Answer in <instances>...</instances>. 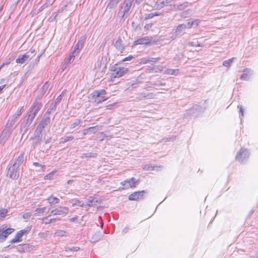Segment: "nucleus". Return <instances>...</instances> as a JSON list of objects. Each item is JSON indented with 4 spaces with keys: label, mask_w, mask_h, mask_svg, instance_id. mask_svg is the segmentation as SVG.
I'll return each mask as SVG.
<instances>
[{
    "label": "nucleus",
    "mask_w": 258,
    "mask_h": 258,
    "mask_svg": "<svg viewBox=\"0 0 258 258\" xmlns=\"http://www.w3.org/2000/svg\"><path fill=\"white\" fill-rule=\"evenodd\" d=\"M118 2L119 0H110L107 5V7L109 9H112L118 4Z\"/></svg>",
    "instance_id": "c756f323"
},
{
    "label": "nucleus",
    "mask_w": 258,
    "mask_h": 258,
    "mask_svg": "<svg viewBox=\"0 0 258 258\" xmlns=\"http://www.w3.org/2000/svg\"><path fill=\"white\" fill-rule=\"evenodd\" d=\"M235 57H232L230 59H229L228 60H225L223 62V65L224 67L229 68L232 64V63L233 62L234 60L235 59Z\"/></svg>",
    "instance_id": "bb28decb"
},
{
    "label": "nucleus",
    "mask_w": 258,
    "mask_h": 258,
    "mask_svg": "<svg viewBox=\"0 0 258 258\" xmlns=\"http://www.w3.org/2000/svg\"><path fill=\"white\" fill-rule=\"evenodd\" d=\"M24 157L23 154H21L13 164L14 166H16L18 168H20V165L24 162Z\"/></svg>",
    "instance_id": "a211bd4d"
},
{
    "label": "nucleus",
    "mask_w": 258,
    "mask_h": 258,
    "mask_svg": "<svg viewBox=\"0 0 258 258\" xmlns=\"http://www.w3.org/2000/svg\"><path fill=\"white\" fill-rule=\"evenodd\" d=\"M73 139H74V137L73 136L67 137L66 138H64L63 139V140H62L61 141V143H64L67 142L72 140Z\"/></svg>",
    "instance_id": "79ce46f5"
},
{
    "label": "nucleus",
    "mask_w": 258,
    "mask_h": 258,
    "mask_svg": "<svg viewBox=\"0 0 258 258\" xmlns=\"http://www.w3.org/2000/svg\"><path fill=\"white\" fill-rule=\"evenodd\" d=\"M106 94V91L105 90H101L100 91H95L91 94L92 97H105L104 95Z\"/></svg>",
    "instance_id": "aec40b11"
},
{
    "label": "nucleus",
    "mask_w": 258,
    "mask_h": 258,
    "mask_svg": "<svg viewBox=\"0 0 258 258\" xmlns=\"http://www.w3.org/2000/svg\"><path fill=\"white\" fill-rule=\"evenodd\" d=\"M151 168H152L151 170H158L157 168H159L158 166H154V167H151Z\"/></svg>",
    "instance_id": "0e129e2a"
},
{
    "label": "nucleus",
    "mask_w": 258,
    "mask_h": 258,
    "mask_svg": "<svg viewBox=\"0 0 258 258\" xmlns=\"http://www.w3.org/2000/svg\"><path fill=\"white\" fill-rule=\"evenodd\" d=\"M178 73V70L168 69L167 70L166 73L170 75H177Z\"/></svg>",
    "instance_id": "72a5a7b5"
},
{
    "label": "nucleus",
    "mask_w": 258,
    "mask_h": 258,
    "mask_svg": "<svg viewBox=\"0 0 258 258\" xmlns=\"http://www.w3.org/2000/svg\"><path fill=\"white\" fill-rule=\"evenodd\" d=\"M160 59V58H149V59H147L146 60V63L148 62H156Z\"/></svg>",
    "instance_id": "58836bf2"
},
{
    "label": "nucleus",
    "mask_w": 258,
    "mask_h": 258,
    "mask_svg": "<svg viewBox=\"0 0 258 258\" xmlns=\"http://www.w3.org/2000/svg\"><path fill=\"white\" fill-rule=\"evenodd\" d=\"M80 206L81 207H83L84 206V204L82 203L80 201H76V202L73 204V206Z\"/></svg>",
    "instance_id": "a19ab883"
},
{
    "label": "nucleus",
    "mask_w": 258,
    "mask_h": 258,
    "mask_svg": "<svg viewBox=\"0 0 258 258\" xmlns=\"http://www.w3.org/2000/svg\"><path fill=\"white\" fill-rule=\"evenodd\" d=\"M69 212V209L67 207H59L54 210H52L50 214L54 216H60L63 217Z\"/></svg>",
    "instance_id": "423d86ee"
},
{
    "label": "nucleus",
    "mask_w": 258,
    "mask_h": 258,
    "mask_svg": "<svg viewBox=\"0 0 258 258\" xmlns=\"http://www.w3.org/2000/svg\"><path fill=\"white\" fill-rule=\"evenodd\" d=\"M62 94H60L56 99V103H58L61 99Z\"/></svg>",
    "instance_id": "680f3d73"
},
{
    "label": "nucleus",
    "mask_w": 258,
    "mask_h": 258,
    "mask_svg": "<svg viewBox=\"0 0 258 258\" xmlns=\"http://www.w3.org/2000/svg\"><path fill=\"white\" fill-rule=\"evenodd\" d=\"M40 134L38 131H37V135L34 138H32L35 141V146H36L39 144L41 141L42 136H40Z\"/></svg>",
    "instance_id": "393cba45"
},
{
    "label": "nucleus",
    "mask_w": 258,
    "mask_h": 258,
    "mask_svg": "<svg viewBox=\"0 0 258 258\" xmlns=\"http://www.w3.org/2000/svg\"><path fill=\"white\" fill-rule=\"evenodd\" d=\"M78 54V53H77V52L76 51H73L72 54L70 55L69 57L68 58L67 62H65L66 66L69 65L70 63L73 62L76 56H77Z\"/></svg>",
    "instance_id": "412c9836"
},
{
    "label": "nucleus",
    "mask_w": 258,
    "mask_h": 258,
    "mask_svg": "<svg viewBox=\"0 0 258 258\" xmlns=\"http://www.w3.org/2000/svg\"><path fill=\"white\" fill-rule=\"evenodd\" d=\"M144 192V191L134 192L130 195L128 199L131 201L138 200L143 196Z\"/></svg>",
    "instance_id": "dca6fc26"
},
{
    "label": "nucleus",
    "mask_w": 258,
    "mask_h": 258,
    "mask_svg": "<svg viewBox=\"0 0 258 258\" xmlns=\"http://www.w3.org/2000/svg\"><path fill=\"white\" fill-rule=\"evenodd\" d=\"M133 56H129L127 57H125L124 58H123L122 60V61H129V60H131V59H133Z\"/></svg>",
    "instance_id": "5fc2aeb1"
},
{
    "label": "nucleus",
    "mask_w": 258,
    "mask_h": 258,
    "mask_svg": "<svg viewBox=\"0 0 258 258\" xmlns=\"http://www.w3.org/2000/svg\"><path fill=\"white\" fill-rule=\"evenodd\" d=\"M46 210V207L38 208H37L35 211L34 215L35 216H39L43 214Z\"/></svg>",
    "instance_id": "5701e85b"
},
{
    "label": "nucleus",
    "mask_w": 258,
    "mask_h": 258,
    "mask_svg": "<svg viewBox=\"0 0 258 258\" xmlns=\"http://www.w3.org/2000/svg\"><path fill=\"white\" fill-rule=\"evenodd\" d=\"M49 122L50 117L49 116L44 114V118L37 126V131H38L39 133L41 134L42 129L46 126Z\"/></svg>",
    "instance_id": "9d476101"
},
{
    "label": "nucleus",
    "mask_w": 258,
    "mask_h": 258,
    "mask_svg": "<svg viewBox=\"0 0 258 258\" xmlns=\"http://www.w3.org/2000/svg\"><path fill=\"white\" fill-rule=\"evenodd\" d=\"M241 150H240L239 151L238 153V154L237 155V156L236 157V159L239 160H240L241 157Z\"/></svg>",
    "instance_id": "6e6d98bb"
},
{
    "label": "nucleus",
    "mask_w": 258,
    "mask_h": 258,
    "mask_svg": "<svg viewBox=\"0 0 258 258\" xmlns=\"http://www.w3.org/2000/svg\"><path fill=\"white\" fill-rule=\"evenodd\" d=\"M27 232L25 230H22L17 232L15 237L11 240V243H15L17 242H20L22 241V237Z\"/></svg>",
    "instance_id": "2eb2a0df"
},
{
    "label": "nucleus",
    "mask_w": 258,
    "mask_h": 258,
    "mask_svg": "<svg viewBox=\"0 0 258 258\" xmlns=\"http://www.w3.org/2000/svg\"><path fill=\"white\" fill-rule=\"evenodd\" d=\"M97 201L95 200V198L90 197L86 203V205L88 206H92L97 205Z\"/></svg>",
    "instance_id": "b1692460"
},
{
    "label": "nucleus",
    "mask_w": 258,
    "mask_h": 258,
    "mask_svg": "<svg viewBox=\"0 0 258 258\" xmlns=\"http://www.w3.org/2000/svg\"><path fill=\"white\" fill-rule=\"evenodd\" d=\"M53 108H55V105H53V104H52L51 105V106H50V108L48 109V110L47 111V112L45 113V114L48 116V115L50 113L51 111L53 109Z\"/></svg>",
    "instance_id": "37998d69"
},
{
    "label": "nucleus",
    "mask_w": 258,
    "mask_h": 258,
    "mask_svg": "<svg viewBox=\"0 0 258 258\" xmlns=\"http://www.w3.org/2000/svg\"><path fill=\"white\" fill-rule=\"evenodd\" d=\"M152 14H153V15H154V16H159L163 15L162 13H160V12H155V13H152Z\"/></svg>",
    "instance_id": "4d7b16f0"
},
{
    "label": "nucleus",
    "mask_w": 258,
    "mask_h": 258,
    "mask_svg": "<svg viewBox=\"0 0 258 258\" xmlns=\"http://www.w3.org/2000/svg\"><path fill=\"white\" fill-rule=\"evenodd\" d=\"M94 102L96 103H100L102 102L107 100V97H92Z\"/></svg>",
    "instance_id": "cd10ccee"
},
{
    "label": "nucleus",
    "mask_w": 258,
    "mask_h": 258,
    "mask_svg": "<svg viewBox=\"0 0 258 258\" xmlns=\"http://www.w3.org/2000/svg\"><path fill=\"white\" fill-rule=\"evenodd\" d=\"M94 128V127H89L88 128L85 129L83 132V136L87 135L89 133V131L93 130Z\"/></svg>",
    "instance_id": "c03bdc74"
},
{
    "label": "nucleus",
    "mask_w": 258,
    "mask_h": 258,
    "mask_svg": "<svg viewBox=\"0 0 258 258\" xmlns=\"http://www.w3.org/2000/svg\"><path fill=\"white\" fill-rule=\"evenodd\" d=\"M100 239V234L99 233H95L91 238V241L93 242L97 241Z\"/></svg>",
    "instance_id": "2f4dec72"
},
{
    "label": "nucleus",
    "mask_w": 258,
    "mask_h": 258,
    "mask_svg": "<svg viewBox=\"0 0 258 258\" xmlns=\"http://www.w3.org/2000/svg\"><path fill=\"white\" fill-rule=\"evenodd\" d=\"M185 26L184 24L179 25L172 32L173 36L172 38H175L178 35H181L185 33Z\"/></svg>",
    "instance_id": "1a4fd4ad"
},
{
    "label": "nucleus",
    "mask_w": 258,
    "mask_h": 258,
    "mask_svg": "<svg viewBox=\"0 0 258 258\" xmlns=\"http://www.w3.org/2000/svg\"><path fill=\"white\" fill-rule=\"evenodd\" d=\"M86 39V36L85 35L82 36L80 37V39L77 42V44L75 46L74 50L73 51H76L77 52V53H79L80 50L82 48L84 43H85Z\"/></svg>",
    "instance_id": "f8f14e48"
},
{
    "label": "nucleus",
    "mask_w": 258,
    "mask_h": 258,
    "mask_svg": "<svg viewBox=\"0 0 258 258\" xmlns=\"http://www.w3.org/2000/svg\"><path fill=\"white\" fill-rule=\"evenodd\" d=\"M11 131V130L6 127L3 131L0 137V143L1 144H4L6 142V140L9 137Z\"/></svg>",
    "instance_id": "ddd939ff"
},
{
    "label": "nucleus",
    "mask_w": 258,
    "mask_h": 258,
    "mask_svg": "<svg viewBox=\"0 0 258 258\" xmlns=\"http://www.w3.org/2000/svg\"><path fill=\"white\" fill-rule=\"evenodd\" d=\"M14 231V229L13 228H7L4 230V228L3 230L0 229V242H2L5 240L6 238L12 233Z\"/></svg>",
    "instance_id": "6e6552de"
},
{
    "label": "nucleus",
    "mask_w": 258,
    "mask_h": 258,
    "mask_svg": "<svg viewBox=\"0 0 258 258\" xmlns=\"http://www.w3.org/2000/svg\"><path fill=\"white\" fill-rule=\"evenodd\" d=\"M33 165L36 167H40V168L43 167V166L41 164H40V163H37V162H34Z\"/></svg>",
    "instance_id": "bf43d9fd"
},
{
    "label": "nucleus",
    "mask_w": 258,
    "mask_h": 258,
    "mask_svg": "<svg viewBox=\"0 0 258 258\" xmlns=\"http://www.w3.org/2000/svg\"><path fill=\"white\" fill-rule=\"evenodd\" d=\"M151 88H152V87H151V86H148L147 85V86H146V87H145V89H147V90H150Z\"/></svg>",
    "instance_id": "774afa93"
},
{
    "label": "nucleus",
    "mask_w": 258,
    "mask_h": 258,
    "mask_svg": "<svg viewBox=\"0 0 258 258\" xmlns=\"http://www.w3.org/2000/svg\"><path fill=\"white\" fill-rule=\"evenodd\" d=\"M77 219V217H74L70 219V221L72 222L74 221Z\"/></svg>",
    "instance_id": "338daca9"
},
{
    "label": "nucleus",
    "mask_w": 258,
    "mask_h": 258,
    "mask_svg": "<svg viewBox=\"0 0 258 258\" xmlns=\"http://www.w3.org/2000/svg\"><path fill=\"white\" fill-rule=\"evenodd\" d=\"M252 75L251 71L248 69L243 70V80H248Z\"/></svg>",
    "instance_id": "4be33fe9"
},
{
    "label": "nucleus",
    "mask_w": 258,
    "mask_h": 258,
    "mask_svg": "<svg viewBox=\"0 0 258 258\" xmlns=\"http://www.w3.org/2000/svg\"><path fill=\"white\" fill-rule=\"evenodd\" d=\"M54 1L55 0H46L45 4H46L47 6H51L53 4Z\"/></svg>",
    "instance_id": "3c124183"
},
{
    "label": "nucleus",
    "mask_w": 258,
    "mask_h": 258,
    "mask_svg": "<svg viewBox=\"0 0 258 258\" xmlns=\"http://www.w3.org/2000/svg\"><path fill=\"white\" fill-rule=\"evenodd\" d=\"M153 17H154V15H153L152 13L148 14L145 15V19L146 20L150 19Z\"/></svg>",
    "instance_id": "09e8293b"
},
{
    "label": "nucleus",
    "mask_w": 258,
    "mask_h": 258,
    "mask_svg": "<svg viewBox=\"0 0 258 258\" xmlns=\"http://www.w3.org/2000/svg\"><path fill=\"white\" fill-rule=\"evenodd\" d=\"M21 169L13 165L9 167L7 172V176L11 179H17L20 175Z\"/></svg>",
    "instance_id": "20e7f679"
},
{
    "label": "nucleus",
    "mask_w": 258,
    "mask_h": 258,
    "mask_svg": "<svg viewBox=\"0 0 258 258\" xmlns=\"http://www.w3.org/2000/svg\"><path fill=\"white\" fill-rule=\"evenodd\" d=\"M237 107L239 109V113L242 114V106H241L240 105H238Z\"/></svg>",
    "instance_id": "e2e57ef3"
},
{
    "label": "nucleus",
    "mask_w": 258,
    "mask_h": 258,
    "mask_svg": "<svg viewBox=\"0 0 258 258\" xmlns=\"http://www.w3.org/2000/svg\"><path fill=\"white\" fill-rule=\"evenodd\" d=\"M139 183V181L136 180L135 178H132L130 179H126L121 182V184L124 186V188L129 187H134L136 184Z\"/></svg>",
    "instance_id": "0eeeda50"
},
{
    "label": "nucleus",
    "mask_w": 258,
    "mask_h": 258,
    "mask_svg": "<svg viewBox=\"0 0 258 258\" xmlns=\"http://www.w3.org/2000/svg\"><path fill=\"white\" fill-rule=\"evenodd\" d=\"M191 22V25L192 26V27H196L198 26L200 22V20L199 19H196L193 20Z\"/></svg>",
    "instance_id": "c9c22d12"
},
{
    "label": "nucleus",
    "mask_w": 258,
    "mask_h": 258,
    "mask_svg": "<svg viewBox=\"0 0 258 258\" xmlns=\"http://www.w3.org/2000/svg\"><path fill=\"white\" fill-rule=\"evenodd\" d=\"M31 216V213L27 212L23 214L22 217L24 219H29Z\"/></svg>",
    "instance_id": "ea45409f"
},
{
    "label": "nucleus",
    "mask_w": 258,
    "mask_h": 258,
    "mask_svg": "<svg viewBox=\"0 0 258 258\" xmlns=\"http://www.w3.org/2000/svg\"><path fill=\"white\" fill-rule=\"evenodd\" d=\"M128 71V69L119 67L116 64L113 67V69L112 70L111 77L112 78H119L126 74Z\"/></svg>",
    "instance_id": "7ed1b4c3"
},
{
    "label": "nucleus",
    "mask_w": 258,
    "mask_h": 258,
    "mask_svg": "<svg viewBox=\"0 0 258 258\" xmlns=\"http://www.w3.org/2000/svg\"><path fill=\"white\" fill-rule=\"evenodd\" d=\"M133 3L134 0H125L120 5L118 16L120 21H124L130 15Z\"/></svg>",
    "instance_id": "f257e3e1"
},
{
    "label": "nucleus",
    "mask_w": 258,
    "mask_h": 258,
    "mask_svg": "<svg viewBox=\"0 0 258 258\" xmlns=\"http://www.w3.org/2000/svg\"><path fill=\"white\" fill-rule=\"evenodd\" d=\"M96 156V154L93 153H85L83 155L82 158L84 157H86V158H90V157H95Z\"/></svg>",
    "instance_id": "e433bc0d"
},
{
    "label": "nucleus",
    "mask_w": 258,
    "mask_h": 258,
    "mask_svg": "<svg viewBox=\"0 0 258 258\" xmlns=\"http://www.w3.org/2000/svg\"><path fill=\"white\" fill-rule=\"evenodd\" d=\"M47 201L50 204H58L59 202V200L58 198L53 197L52 196L48 198Z\"/></svg>",
    "instance_id": "a878e982"
},
{
    "label": "nucleus",
    "mask_w": 258,
    "mask_h": 258,
    "mask_svg": "<svg viewBox=\"0 0 258 258\" xmlns=\"http://www.w3.org/2000/svg\"><path fill=\"white\" fill-rule=\"evenodd\" d=\"M48 87L49 85L48 84L47 82H46L42 86V89L43 90V91H46L47 90Z\"/></svg>",
    "instance_id": "8fccbe9b"
},
{
    "label": "nucleus",
    "mask_w": 258,
    "mask_h": 258,
    "mask_svg": "<svg viewBox=\"0 0 258 258\" xmlns=\"http://www.w3.org/2000/svg\"><path fill=\"white\" fill-rule=\"evenodd\" d=\"M22 108H21L19 110H18L17 111L14 115H16L17 116V118L20 116L22 114Z\"/></svg>",
    "instance_id": "49530a36"
},
{
    "label": "nucleus",
    "mask_w": 258,
    "mask_h": 258,
    "mask_svg": "<svg viewBox=\"0 0 258 258\" xmlns=\"http://www.w3.org/2000/svg\"><path fill=\"white\" fill-rule=\"evenodd\" d=\"M151 38L148 36H146L143 38L138 39L135 41V44H149L151 43Z\"/></svg>",
    "instance_id": "4468645a"
},
{
    "label": "nucleus",
    "mask_w": 258,
    "mask_h": 258,
    "mask_svg": "<svg viewBox=\"0 0 258 258\" xmlns=\"http://www.w3.org/2000/svg\"><path fill=\"white\" fill-rule=\"evenodd\" d=\"M41 105L38 103H36L33 107L30 113L31 114H33V116L32 117L31 121L35 117L36 113L38 111V110L40 109Z\"/></svg>",
    "instance_id": "6ab92c4d"
},
{
    "label": "nucleus",
    "mask_w": 258,
    "mask_h": 258,
    "mask_svg": "<svg viewBox=\"0 0 258 258\" xmlns=\"http://www.w3.org/2000/svg\"><path fill=\"white\" fill-rule=\"evenodd\" d=\"M8 213L7 209H1L0 210V218H4L6 217Z\"/></svg>",
    "instance_id": "473e14b6"
},
{
    "label": "nucleus",
    "mask_w": 258,
    "mask_h": 258,
    "mask_svg": "<svg viewBox=\"0 0 258 258\" xmlns=\"http://www.w3.org/2000/svg\"><path fill=\"white\" fill-rule=\"evenodd\" d=\"M17 121V116L16 115H12L7 122L6 127L12 131L16 126Z\"/></svg>",
    "instance_id": "9b49d317"
},
{
    "label": "nucleus",
    "mask_w": 258,
    "mask_h": 258,
    "mask_svg": "<svg viewBox=\"0 0 258 258\" xmlns=\"http://www.w3.org/2000/svg\"><path fill=\"white\" fill-rule=\"evenodd\" d=\"M48 6L46 5V4H44L43 6H42L39 9V12L42 11L44 9L47 7Z\"/></svg>",
    "instance_id": "13d9d810"
},
{
    "label": "nucleus",
    "mask_w": 258,
    "mask_h": 258,
    "mask_svg": "<svg viewBox=\"0 0 258 258\" xmlns=\"http://www.w3.org/2000/svg\"><path fill=\"white\" fill-rule=\"evenodd\" d=\"M76 5L72 3H69L64 6L61 9L58 10L57 12L53 13L50 19L55 20L57 17H60L64 15V17L72 13L76 9Z\"/></svg>",
    "instance_id": "f03ea898"
},
{
    "label": "nucleus",
    "mask_w": 258,
    "mask_h": 258,
    "mask_svg": "<svg viewBox=\"0 0 258 258\" xmlns=\"http://www.w3.org/2000/svg\"><path fill=\"white\" fill-rule=\"evenodd\" d=\"M80 249V248L79 247H72L71 248L70 247H66L65 250L66 251L68 250H70L71 251H77Z\"/></svg>",
    "instance_id": "f704fd0d"
},
{
    "label": "nucleus",
    "mask_w": 258,
    "mask_h": 258,
    "mask_svg": "<svg viewBox=\"0 0 258 258\" xmlns=\"http://www.w3.org/2000/svg\"><path fill=\"white\" fill-rule=\"evenodd\" d=\"M114 46L120 53H122L124 49L123 41L120 38H118L114 43Z\"/></svg>",
    "instance_id": "f3484780"
},
{
    "label": "nucleus",
    "mask_w": 258,
    "mask_h": 258,
    "mask_svg": "<svg viewBox=\"0 0 258 258\" xmlns=\"http://www.w3.org/2000/svg\"><path fill=\"white\" fill-rule=\"evenodd\" d=\"M32 248V246L30 245L29 244H23L21 247V248L18 250L20 252H23L25 250H28L30 248Z\"/></svg>",
    "instance_id": "c85d7f7f"
},
{
    "label": "nucleus",
    "mask_w": 258,
    "mask_h": 258,
    "mask_svg": "<svg viewBox=\"0 0 258 258\" xmlns=\"http://www.w3.org/2000/svg\"><path fill=\"white\" fill-rule=\"evenodd\" d=\"M34 50H31L30 52L31 54L34 53ZM33 55H31L30 54V52H28L23 55H20L18 58L16 59V62L18 63H24L25 62H28L33 57Z\"/></svg>",
    "instance_id": "39448f33"
},
{
    "label": "nucleus",
    "mask_w": 258,
    "mask_h": 258,
    "mask_svg": "<svg viewBox=\"0 0 258 258\" xmlns=\"http://www.w3.org/2000/svg\"><path fill=\"white\" fill-rule=\"evenodd\" d=\"M54 235L57 237L64 236H66V232L63 230H58L54 233Z\"/></svg>",
    "instance_id": "7c9ffc66"
},
{
    "label": "nucleus",
    "mask_w": 258,
    "mask_h": 258,
    "mask_svg": "<svg viewBox=\"0 0 258 258\" xmlns=\"http://www.w3.org/2000/svg\"><path fill=\"white\" fill-rule=\"evenodd\" d=\"M143 0H135V2L138 4H140Z\"/></svg>",
    "instance_id": "69168bd1"
},
{
    "label": "nucleus",
    "mask_w": 258,
    "mask_h": 258,
    "mask_svg": "<svg viewBox=\"0 0 258 258\" xmlns=\"http://www.w3.org/2000/svg\"><path fill=\"white\" fill-rule=\"evenodd\" d=\"M155 95L154 93H148L146 95L143 96V97L147 99H152L155 98Z\"/></svg>",
    "instance_id": "4c0bfd02"
},
{
    "label": "nucleus",
    "mask_w": 258,
    "mask_h": 258,
    "mask_svg": "<svg viewBox=\"0 0 258 258\" xmlns=\"http://www.w3.org/2000/svg\"><path fill=\"white\" fill-rule=\"evenodd\" d=\"M80 122H81V120H78L76 121L75 122L73 123L71 125V128H75L76 126L80 124Z\"/></svg>",
    "instance_id": "a18cd8bd"
},
{
    "label": "nucleus",
    "mask_w": 258,
    "mask_h": 258,
    "mask_svg": "<svg viewBox=\"0 0 258 258\" xmlns=\"http://www.w3.org/2000/svg\"><path fill=\"white\" fill-rule=\"evenodd\" d=\"M244 156L246 157H248V156H249V153H248V151L245 149V150H243V156Z\"/></svg>",
    "instance_id": "864d4df0"
},
{
    "label": "nucleus",
    "mask_w": 258,
    "mask_h": 258,
    "mask_svg": "<svg viewBox=\"0 0 258 258\" xmlns=\"http://www.w3.org/2000/svg\"><path fill=\"white\" fill-rule=\"evenodd\" d=\"M56 219H50L49 221H47V222H45V224H50V223L51 222H53L55 221Z\"/></svg>",
    "instance_id": "052dcab7"
},
{
    "label": "nucleus",
    "mask_w": 258,
    "mask_h": 258,
    "mask_svg": "<svg viewBox=\"0 0 258 258\" xmlns=\"http://www.w3.org/2000/svg\"><path fill=\"white\" fill-rule=\"evenodd\" d=\"M184 26H185V29H186V28L190 29L192 27L191 22H187L186 24H184Z\"/></svg>",
    "instance_id": "de8ad7c7"
},
{
    "label": "nucleus",
    "mask_w": 258,
    "mask_h": 258,
    "mask_svg": "<svg viewBox=\"0 0 258 258\" xmlns=\"http://www.w3.org/2000/svg\"><path fill=\"white\" fill-rule=\"evenodd\" d=\"M171 0H166L165 1H163L161 3L162 7H163L165 5H167L169 4Z\"/></svg>",
    "instance_id": "603ef678"
}]
</instances>
